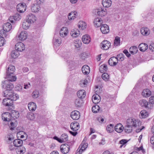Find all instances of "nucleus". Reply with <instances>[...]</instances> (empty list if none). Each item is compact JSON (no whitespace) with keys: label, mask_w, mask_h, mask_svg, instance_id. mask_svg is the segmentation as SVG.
I'll return each instance as SVG.
<instances>
[{"label":"nucleus","mask_w":154,"mask_h":154,"mask_svg":"<svg viewBox=\"0 0 154 154\" xmlns=\"http://www.w3.org/2000/svg\"><path fill=\"white\" fill-rule=\"evenodd\" d=\"M15 70V67L14 66L10 65L8 67L6 71L7 77L9 78V79L6 80L3 82L2 87H11L13 86L12 83V82L16 81L17 79V77L16 76H11V75L13 74Z\"/></svg>","instance_id":"nucleus-1"},{"label":"nucleus","mask_w":154,"mask_h":154,"mask_svg":"<svg viewBox=\"0 0 154 154\" xmlns=\"http://www.w3.org/2000/svg\"><path fill=\"white\" fill-rule=\"evenodd\" d=\"M141 125V123L138 120L131 118H129L127 121V125L125 127L124 131L128 133L132 132V127H136Z\"/></svg>","instance_id":"nucleus-2"},{"label":"nucleus","mask_w":154,"mask_h":154,"mask_svg":"<svg viewBox=\"0 0 154 154\" xmlns=\"http://www.w3.org/2000/svg\"><path fill=\"white\" fill-rule=\"evenodd\" d=\"M14 87H5V90L4 91V94L5 95L8 96L10 99L13 100H15L18 98L16 94L13 93L12 90Z\"/></svg>","instance_id":"nucleus-3"},{"label":"nucleus","mask_w":154,"mask_h":154,"mask_svg":"<svg viewBox=\"0 0 154 154\" xmlns=\"http://www.w3.org/2000/svg\"><path fill=\"white\" fill-rule=\"evenodd\" d=\"M110 46V42L106 40L103 41L100 45V47L103 50H106L109 49Z\"/></svg>","instance_id":"nucleus-4"},{"label":"nucleus","mask_w":154,"mask_h":154,"mask_svg":"<svg viewBox=\"0 0 154 154\" xmlns=\"http://www.w3.org/2000/svg\"><path fill=\"white\" fill-rule=\"evenodd\" d=\"M61 152L63 154L68 153L69 150L70 146L67 143L62 144L60 146Z\"/></svg>","instance_id":"nucleus-5"},{"label":"nucleus","mask_w":154,"mask_h":154,"mask_svg":"<svg viewBox=\"0 0 154 154\" xmlns=\"http://www.w3.org/2000/svg\"><path fill=\"white\" fill-rule=\"evenodd\" d=\"M13 100L10 99L9 98H5L3 99L2 103L3 105L8 106L10 109L13 105Z\"/></svg>","instance_id":"nucleus-6"},{"label":"nucleus","mask_w":154,"mask_h":154,"mask_svg":"<svg viewBox=\"0 0 154 154\" xmlns=\"http://www.w3.org/2000/svg\"><path fill=\"white\" fill-rule=\"evenodd\" d=\"M70 116L73 120H77L80 118V113L78 111L74 110L71 113Z\"/></svg>","instance_id":"nucleus-7"},{"label":"nucleus","mask_w":154,"mask_h":154,"mask_svg":"<svg viewBox=\"0 0 154 154\" xmlns=\"http://www.w3.org/2000/svg\"><path fill=\"white\" fill-rule=\"evenodd\" d=\"M26 6L25 3L19 4L17 5V11L20 13L24 12L26 10Z\"/></svg>","instance_id":"nucleus-8"},{"label":"nucleus","mask_w":154,"mask_h":154,"mask_svg":"<svg viewBox=\"0 0 154 154\" xmlns=\"http://www.w3.org/2000/svg\"><path fill=\"white\" fill-rule=\"evenodd\" d=\"M15 49L18 51H22L25 49V45L21 42H18L15 45Z\"/></svg>","instance_id":"nucleus-9"},{"label":"nucleus","mask_w":154,"mask_h":154,"mask_svg":"<svg viewBox=\"0 0 154 154\" xmlns=\"http://www.w3.org/2000/svg\"><path fill=\"white\" fill-rule=\"evenodd\" d=\"M7 36V34L4 33L3 31H0V47L3 46L5 44L4 38Z\"/></svg>","instance_id":"nucleus-10"},{"label":"nucleus","mask_w":154,"mask_h":154,"mask_svg":"<svg viewBox=\"0 0 154 154\" xmlns=\"http://www.w3.org/2000/svg\"><path fill=\"white\" fill-rule=\"evenodd\" d=\"M12 26L11 23L9 22H7L5 23L3 26V29L1 31H3L4 33H6L7 32H9L11 29Z\"/></svg>","instance_id":"nucleus-11"},{"label":"nucleus","mask_w":154,"mask_h":154,"mask_svg":"<svg viewBox=\"0 0 154 154\" xmlns=\"http://www.w3.org/2000/svg\"><path fill=\"white\" fill-rule=\"evenodd\" d=\"M100 30L102 33L103 34L107 33L109 32V27L106 24H102Z\"/></svg>","instance_id":"nucleus-12"},{"label":"nucleus","mask_w":154,"mask_h":154,"mask_svg":"<svg viewBox=\"0 0 154 154\" xmlns=\"http://www.w3.org/2000/svg\"><path fill=\"white\" fill-rule=\"evenodd\" d=\"M118 61L116 57H113L110 58L109 60L108 63L111 66H116L118 63Z\"/></svg>","instance_id":"nucleus-13"},{"label":"nucleus","mask_w":154,"mask_h":154,"mask_svg":"<svg viewBox=\"0 0 154 154\" xmlns=\"http://www.w3.org/2000/svg\"><path fill=\"white\" fill-rule=\"evenodd\" d=\"M92 100L94 103L97 104L100 102V97L97 94H94L92 96Z\"/></svg>","instance_id":"nucleus-14"},{"label":"nucleus","mask_w":154,"mask_h":154,"mask_svg":"<svg viewBox=\"0 0 154 154\" xmlns=\"http://www.w3.org/2000/svg\"><path fill=\"white\" fill-rule=\"evenodd\" d=\"M68 30L66 27H63L60 29V35L62 37L66 36L68 33Z\"/></svg>","instance_id":"nucleus-15"},{"label":"nucleus","mask_w":154,"mask_h":154,"mask_svg":"<svg viewBox=\"0 0 154 154\" xmlns=\"http://www.w3.org/2000/svg\"><path fill=\"white\" fill-rule=\"evenodd\" d=\"M141 34L143 35L147 36L150 33V31L149 29L146 27H143L140 29Z\"/></svg>","instance_id":"nucleus-16"},{"label":"nucleus","mask_w":154,"mask_h":154,"mask_svg":"<svg viewBox=\"0 0 154 154\" xmlns=\"http://www.w3.org/2000/svg\"><path fill=\"white\" fill-rule=\"evenodd\" d=\"M77 95L79 98L82 99L86 96V92L84 90H79L77 93Z\"/></svg>","instance_id":"nucleus-17"},{"label":"nucleus","mask_w":154,"mask_h":154,"mask_svg":"<svg viewBox=\"0 0 154 154\" xmlns=\"http://www.w3.org/2000/svg\"><path fill=\"white\" fill-rule=\"evenodd\" d=\"M70 127L72 131H75L79 128V124L77 122H75L71 124Z\"/></svg>","instance_id":"nucleus-18"},{"label":"nucleus","mask_w":154,"mask_h":154,"mask_svg":"<svg viewBox=\"0 0 154 154\" xmlns=\"http://www.w3.org/2000/svg\"><path fill=\"white\" fill-rule=\"evenodd\" d=\"M26 20L31 23H33L36 20V18L34 14H30L27 16Z\"/></svg>","instance_id":"nucleus-19"},{"label":"nucleus","mask_w":154,"mask_h":154,"mask_svg":"<svg viewBox=\"0 0 154 154\" xmlns=\"http://www.w3.org/2000/svg\"><path fill=\"white\" fill-rule=\"evenodd\" d=\"M151 93V91L149 89L146 88L143 90L142 92V95L144 97H147L150 96Z\"/></svg>","instance_id":"nucleus-20"},{"label":"nucleus","mask_w":154,"mask_h":154,"mask_svg":"<svg viewBox=\"0 0 154 154\" xmlns=\"http://www.w3.org/2000/svg\"><path fill=\"white\" fill-rule=\"evenodd\" d=\"M139 104L142 107L148 108L150 107L148 102L145 100L142 99L140 100L139 102Z\"/></svg>","instance_id":"nucleus-21"},{"label":"nucleus","mask_w":154,"mask_h":154,"mask_svg":"<svg viewBox=\"0 0 154 154\" xmlns=\"http://www.w3.org/2000/svg\"><path fill=\"white\" fill-rule=\"evenodd\" d=\"M124 128L122 125L121 123L116 124L115 127V130L118 133H121L123 131Z\"/></svg>","instance_id":"nucleus-22"},{"label":"nucleus","mask_w":154,"mask_h":154,"mask_svg":"<svg viewBox=\"0 0 154 154\" xmlns=\"http://www.w3.org/2000/svg\"><path fill=\"white\" fill-rule=\"evenodd\" d=\"M27 34L26 31H22L19 36V38L20 40L23 41L25 40L27 38Z\"/></svg>","instance_id":"nucleus-23"},{"label":"nucleus","mask_w":154,"mask_h":154,"mask_svg":"<svg viewBox=\"0 0 154 154\" xmlns=\"http://www.w3.org/2000/svg\"><path fill=\"white\" fill-rule=\"evenodd\" d=\"M31 9L32 11L33 12H38L41 10V7L39 5L37 4H34L32 5Z\"/></svg>","instance_id":"nucleus-24"},{"label":"nucleus","mask_w":154,"mask_h":154,"mask_svg":"<svg viewBox=\"0 0 154 154\" xmlns=\"http://www.w3.org/2000/svg\"><path fill=\"white\" fill-rule=\"evenodd\" d=\"M74 103L76 107H80L82 105L83 101L81 99L78 98L75 100Z\"/></svg>","instance_id":"nucleus-25"},{"label":"nucleus","mask_w":154,"mask_h":154,"mask_svg":"<svg viewBox=\"0 0 154 154\" xmlns=\"http://www.w3.org/2000/svg\"><path fill=\"white\" fill-rule=\"evenodd\" d=\"M28 108L30 111H34L36 108V105L35 103L31 102L28 103Z\"/></svg>","instance_id":"nucleus-26"},{"label":"nucleus","mask_w":154,"mask_h":154,"mask_svg":"<svg viewBox=\"0 0 154 154\" xmlns=\"http://www.w3.org/2000/svg\"><path fill=\"white\" fill-rule=\"evenodd\" d=\"M82 70L83 73L85 75L88 74L90 72V67L87 65L83 66L82 67Z\"/></svg>","instance_id":"nucleus-27"},{"label":"nucleus","mask_w":154,"mask_h":154,"mask_svg":"<svg viewBox=\"0 0 154 154\" xmlns=\"http://www.w3.org/2000/svg\"><path fill=\"white\" fill-rule=\"evenodd\" d=\"M82 40L84 43L88 44L90 42L91 39L89 36L88 35H86L82 36Z\"/></svg>","instance_id":"nucleus-28"},{"label":"nucleus","mask_w":154,"mask_h":154,"mask_svg":"<svg viewBox=\"0 0 154 154\" xmlns=\"http://www.w3.org/2000/svg\"><path fill=\"white\" fill-rule=\"evenodd\" d=\"M71 35L73 38H76L80 34L79 31L77 29H72L70 32Z\"/></svg>","instance_id":"nucleus-29"},{"label":"nucleus","mask_w":154,"mask_h":154,"mask_svg":"<svg viewBox=\"0 0 154 154\" xmlns=\"http://www.w3.org/2000/svg\"><path fill=\"white\" fill-rule=\"evenodd\" d=\"M102 3L103 6L105 8H108L110 7L112 4L111 0H102Z\"/></svg>","instance_id":"nucleus-30"},{"label":"nucleus","mask_w":154,"mask_h":154,"mask_svg":"<svg viewBox=\"0 0 154 154\" xmlns=\"http://www.w3.org/2000/svg\"><path fill=\"white\" fill-rule=\"evenodd\" d=\"M23 143V140L20 139H17L14 140L13 144L14 146L16 147L22 146V145Z\"/></svg>","instance_id":"nucleus-31"},{"label":"nucleus","mask_w":154,"mask_h":154,"mask_svg":"<svg viewBox=\"0 0 154 154\" xmlns=\"http://www.w3.org/2000/svg\"><path fill=\"white\" fill-rule=\"evenodd\" d=\"M148 45L144 43H142L139 45L138 47L140 50L141 51H145L148 49Z\"/></svg>","instance_id":"nucleus-32"},{"label":"nucleus","mask_w":154,"mask_h":154,"mask_svg":"<svg viewBox=\"0 0 154 154\" xmlns=\"http://www.w3.org/2000/svg\"><path fill=\"white\" fill-rule=\"evenodd\" d=\"M21 16L18 14H16L15 15L10 17L9 19L12 23L14 22V20H19L21 19Z\"/></svg>","instance_id":"nucleus-33"},{"label":"nucleus","mask_w":154,"mask_h":154,"mask_svg":"<svg viewBox=\"0 0 154 154\" xmlns=\"http://www.w3.org/2000/svg\"><path fill=\"white\" fill-rule=\"evenodd\" d=\"M61 38L60 37L55 38L54 39L53 44L56 46H59L61 44Z\"/></svg>","instance_id":"nucleus-34"},{"label":"nucleus","mask_w":154,"mask_h":154,"mask_svg":"<svg viewBox=\"0 0 154 154\" xmlns=\"http://www.w3.org/2000/svg\"><path fill=\"white\" fill-rule=\"evenodd\" d=\"M106 9L102 8L98 9L97 11V14L100 16L103 17L106 14Z\"/></svg>","instance_id":"nucleus-35"},{"label":"nucleus","mask_w":154,"mask_h":154,"mask_svg":"<svg viewBox=\"0 0 154 154\" xmlns=\"http://www.w3.org/2000/svg\"><path fill=\"white\" fill-rule=\"evenodd\" d=\"M10 115L8 112H5L2 114V119L5 121H9L11 120V118H8L7 116Z\"/></svg>","instance_id":"nucleus-36"},{"label":"nucleus","mask_w":154,"mask_h":154,"mask_svg":"<svg viewBox=\"0 0 154 154\" xmlns=\"http://www.w3.org/2000/svg\"><path fill=\"white\" fill-rule=\"evenodd\" d=\"M88 144L87 143H85V140H84L82 141L81 144V148L79 151V153H80L84 151L87 147Z\"/></svg>","instance_id":"nucleus-37"},{"label":"nucleus","mask_w":154,"mask_h":154,"mask_svg":"<svg viewBox=\"0 0 154 154\" xmlns=\"http://www.w3.org/2000/svg\"><path fill=\"white\" fill-rule=\"evenodd\" d=\"M77 16V13L76 11H72L69 13L68 15V18L69 20L74 19Z\"/></svg>","instance_id":"nucleus-38"},{"label":"nucleus","mask_w":154,"mask_h":154,"mask_svg":"<svg viewBox=\"0 0 154 154\" xmlns=\"http://www.w3.org/2000/svg\"><path fill=\"white\" fill-rule=\"evenodd\" d=\"M102 20L99 18H97L94 19V26L96 27H98L101 26L102 25Z\"/></svg>","instance_id":"nucleus-39"},{"label":"nucleus","mask_w":154,"mask_h":154,"mask_svg":"<svg viewBox=\"0 0 154 154\" xmlns=\"http://www.w3.org/2000/svg\"><path fill=\"white\" fill-rule=\"evenodd\" d=\"M30 24L26 20H24L22 23V27L24 29H27L29 28Z\"/></svg>","instance_id":"nucleus-40"},{"label":"nucleus","mask_w":154,"mask_h":154,"mask_svg":"<svg viewBox=\"0 0 154 154\" xmlns=\"http://www.w3.org/2000/svg\"><path fill=\"white\" fill-rule=\"evenodd\" d=\"M148 113L145 110H142L139 114V116L141 118H145L148 116Z\"/></svg>","instance_id":"nucleus-41"},{"label":"nucleus","mask_w":154,"mask_h":154,"mask_svg":"<svg viewBox=\"0 0 154 154\" xmlns=\"http://www.w3.org/2000/svg\"><path fill=\"white\" fill-rule=\"evenodd\" d=\"M138 50L136 46L131 47L129 49L130 53L132 54H134L137 53Z\"/></svg>","instance_id":"nucleus-42"},{"label":"nucleus","mask_w":154,"mask_h":154,"mask_svg":"<svg viewBox=\"0 0 154 154\" xmlns=\"http://www.w3.org/2000/svg\"><path fill=\"white\" fill-rule=\"evenodd\" d=\"M78 26L79 28L83 30L86 27V23L82 21H80L78 23Z\"/></svg>","instance_id":"nucleus-43"},{"label":"nucleus","mask_w":154,"mask_h":154,"mask_svg":"<svg viewBox=\"0 0 154 154\" xmlns=\"http://www.w3.org/2000/svg\"><path fill=\"white\" fill-rule=\"evenodd\" d=\"M19 53L18 51L16 50L13 51L11 53V57L13 58H16L19 55Z\"/></svg>","instance_id":"nucleus-44"},{"label":"nucleus","mask_w":154,"mask_h":154,"mask_svg":"<svg viewBox=\"0 0 154 154\" xmlns=\"http://www.w3.org/2000/svg\"><path fill=\"white\" fill-rule=\"evenodd\" d=\"M113 45L115 46H117L120 45V38L119 37L116 36L115 38Z\"/></svg>","instance_id":"nucleus-45"},{"label":"nucleus","mask_w":154,"mask_h":154,"mask_svg":"<svg viewBox=\"0 0 154 154\" xmlns=\"http://www.w3.org/2000/svg\"><path fill=\"white\" fill-rule=\"evenodd\" d=\"M82 42L80 40L76 39L74 41V45L77 48H79L81 46Z\"/></svg>","instance_id":"nucleus-46"},{"label":"nucleus","mask_w":154,"mask_h":154,"mask_svg":"<svg viewBox=\"0 0 154 154\" xmlns=\"http://www.w3.org/2000/svg\"><path fill=\"white\" fill-rule=\"evenodd\" d=\"M100 71L101 73H104L107 70V66L105 64L102 65L99 68Z\"/></svg>","instance_id":"nucleus-47"},{"label":"nucleus","mask_w":154,"mask_h":154,"mask_svg":"<svg viewBox=\"0 0 154 154\" xmlns=\"http://www.w3.org/2000/svg\"><path fill=\"white\" fill-rule=\"evenodd\" d=\"M11 119V120L9 121H8V125L9 126V127L10 128L11 130H13L14 128L16 127V124L14 123L13 122H12V119L11 118H10Z\"/></svg>","instance_id":"nucleus-48"},{"label":"nucleus","mask_w":154,"mask_h":154,"mask_svg":"<svg viewBox=\"0 0 154 154\" xmlns=\"http://www.w3.org/2000/svg\"><path fill=\"white\" fill-rule=\"evenodd\" d=\"M100 109V108L99 106L97 105H96L95 106H93L92 107V111L94 113H97V112H99Z\"/></svg>","instance_id":"nucleus-49"},{"label":"nucleus","mask_w":154,"mask_h":154,"mask_svg":"<svg viewBox=\"0 0 154 154\" xmlns=\"http://www.w3.org/2000/svg\"><path fill=\"white\" fill-rule=\"evenodd\" d=\"M10 116L14 119H17L19 116V114L18 112L16 111L15 110L13 111L10 115Z\"/></svg>","instance_id":"nucleus-50"},{"label":"nucleus","mask_w":154,"mask_h":154,"mask_svg":"<svg viewBox=\"0 0 154 154\" xmlns=\"http://www.w3.org/2000/svg\"><path fill=\"white\" fill-rule=\"evenodd\" d=\"M62 143L67 141L68 140V136L66 134H63L60 137Z\"/></svg>","instance_id":"nucleus-51"},{"label":"nucleus","mask_w":154,"mask_h":154,"mask_svg":"<svg viewBox=\"0 0 154 154\" xmlns=\"http://www.w3.org/2000/svg\"><path fill=\"white\" fill-rule=\"evenodd\" d=\"M113 125L112 124H110L108 125L106 127V130L109 133H111L114 131V129L113 126Z\"/></svg>","instance_id":"nucleus-52"},{"label":"nucleus","mask_w":154,"mask_h":154,"mask_svg":"<svg viewBox=\"0 0 154 154\" xmlns=\"http://www.w3.org/2000/svg\"><path fill=\"white\" fill-rule=\"evenodd\" d=\"M27 118L30 120H33L35 118L34 114L31 112H29L27 113Z\"/></svg>","instance_id":"nucleus-53"},{"label":"nucleus","mask_w":154,"mask_h":154,"mask_svg":"<svg viewBox=\"0 0 154 154\" xmlns=\"http://www.w3.org/2000/svg\"><path fill=\"white\" fill-rule=\"evenodd\" d=\"M102 78L103 80L106 81L109 80V76L107 73L104 72L102 75Z\"/></svg>","instance_id":"nucleus-54"},{"label":"nucleus","mask_w":154,"mask_h":154,"mask_svg":"<svg viewBox=\"0 0 154 154\" xmlns=\"http://www.w3.org/2000/svg\"><path fill=\"white\" fill-rule=\"evenodd\" d=\"M88 83V82L87 79L82 80L80 81V86H87Z\"/></svg>","instance_id":"nucleus-55"},{"label":"nucleus","mask_w":154,"mask_h":154,"mask_svg":"<svg viewBox=\"0 0 154 154\" xmlns=\"http://www.w3.org/2000/svg\"><path fill=\"white\" fill-rule=\"evenodd\" d=\"M39 92L38 91L35 90L33 91L32 94V96L34 98H36L38 97Z\"/></svg>","instance_id":"nucleus-56"},{"label":"nucleus","mask_w":154,"mask_h":154,"mask_svg":"<svg viewBox=\"0 0 154 154\" xmlns=\"http://www.w3.org/2000/svg\"><path fill=\"white\" fill-rule=\"evenodd\" d=\"M124 55L123 54H118L116 58L117 59L118 61L119 60V61H122L124 60Z\"/></svg>","instance_id":"nucleus-57"},{"label":"nucleus","mask_w":154,"mask_h":154,"mask_svg":"<svg viewBox=\"0 0 154 154\" xmlns=\"http://www.w3.org/2000/svg\"><path fill=\"white\" fill-rule=\"evenodd\" d=\"M67 62L68 64L71 68H72V67H74L75 66V64L73 61L70 60H68Z\"/></svg>","instance_id":"nucleus-58"},{"label":"nucleus","mask_w":154,"mask_h":154,"mask_svg":"<svg viewBox=\"0 0 154 154\" xmlns=\"http://www.w3.org/2000/svg\"><path fill=\"white\" fill-rule=\"evenodd\" d=\"M94 91L97 94H99L101 93L102 91V87H95Z\"/></svg>","instance_id":"nucleus-59"},{"label":"nucleus","mask_w":154,"mask_h":154,"mask_svg":"<svg viewBox=\"0 0 154 154\" xmlns=\"http://www.w3.org/2000/svg\"><path fill=\"white\" fill-rule=\"evenodd\" d=\"M19 152H20V154H23L26 152V149L23 146L20 147Z\"/></svg>","instance_id":"nucleus-60"},{"label":"nucleus","mask_w":154,"mask_h":154,"mask_svg":"<svg viewBox=\"0 0 154 154\" xmlns=\"http://www.w3.org/2000/svg\"><path fill=\"white\" fill-rule=\"evenodd\" d=\"M6 138H7L8 140L9 141H11L13 140L14 139L13 135L10 134H8Z\"/></svg>","instance_id":"nucleus-61"},{"label":"nucleus","mask_w":154,"mask_h":154,"mask_svg":"<svg viewBox=\"0 0 154 154\" xmlns=\"http://www.w3.org/2000/svg\"><path fill=\"white\" fill-rule=\"evenodd\" d=\"M36 1L37 4L39 5L44 3L45 0H36Z\"/></svg>","instance_id":"nucleus-62"},{"label":"nucleus","mask_w":154,"mask_h":154,"mask_svg":"<svg viewBox=\"0 0 154 154\" xmlns=\"http://www.w3.org/2000/svg\"><path fill=\"white\" fill-rule=\"evenodd\" d=\"M149 102L152 104H154V96H151L149 98Z\"/></svg>","instance_id":"nucleus-63"},{"label":"nucleus","mask_w":154,"mask_h":154,"mask_svg":"<svg viewBox=\"0 0 154 154\" xmlns=\"http://www.w3.org/2000/svg\"><path fill=\"white\" fill-rule=\"evenodd\" d=\"M149 48L150 50L153 51L154 50V44H152L149 45Z\"/></svg>","instance_id":"nucleus-64"}]
</instances>
